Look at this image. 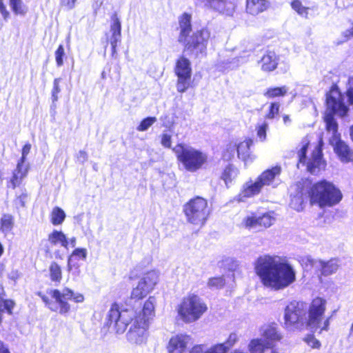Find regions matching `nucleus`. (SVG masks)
Instances as JSON below:
<instances>
[{"instance_id":"obj_1","label":"nucleus","mask_w":353,"mask_h":353,"mask_svg":"<svg viewBox=\"0 0 353 353\" xmlns=\"http://www.w3.org/2000/svg\"><path fill=\"white\" fill-rule=\"evenodd\" d=\"M254 270L261 282L274 290L284 289L294 282L295 271L288 261L276 255H263L257 259Z\"/></svg>"},{"instance_id":"obj_2","label":"nucleus","mask_w":353,"mask_h":353,"mask_svg":"<svg viewBox=\"0 0 353 353\" xmlns=\"http://www.w3.org/2000/svg\"><path fill=\"white\" fill-rule=\"evenodd\" d=\"M134 314L135 312L133 309H122L114 303L111 305L106 314L104 324L110 331L117 334H123L129 323L132 322L127 334L128 339L132 343L140 345L145 343L147 340L150 324L148 323L147 319L142 321L140 316H135L133 319Z\"/></svg>"},{"instance_id":"obj_3","label":"nucleus","mask_w":353,"mask_h":353,"mask_svg":"<svg viewBox=\"0 0 353 353\" xmlns=\"http://www.w3.org/2000/svg\"><path fill=\"white\" fill-rule=\"evenodd\" d=\"M173 152L183 168L190 172L200 170L208 159L205 153L185 143L177 144L173 148Z\"/></svg>"},{"instance_id":"obj_4","label":"nucleus","mask_w":353,"mask_h":353,"mask_svg":"<svg viewBox=\"0 0 353 353\" xmlns=\"http://www.w3.org/2000/svg\"><path fill=\"white\" fill-rule=\"evenodd\" d=\"M54 301H50L49 299L39 293L42 301L53 312H59L61 314H65L70 310V305L68 300H73L76 303H82L84 300L83 294L75 293L69 288H64L61 291L52 290L49 292Z\"/></svg>"},{"instance_id":"obj_5","label":"nucleus","mask_w":353,"mask_h":353,"mask_svg":"<svg viewBox=\"0 0 353 353\" xmlns=\"http://www.w3.org/2000/svg\"><path fill=\"white\" fill-rule=\"evenodd\" d=\"M307 307L304 303L290 302L285 309L284 327L288 331H301L309 327L307 318Z\"/></svg>"},{"instance_id":"obj_6","label":"nucleus","mask_w":353,"mask_h":353,"mask_svg":"<svg viewBox=\"0 0 353 353\" xmlns=\"http://www.w3.org/2000/svg\"><path fill=\"white\" fill-rule=\"evenodd\" d=\"M322 144L323 141L321 139L319 144L314 147L310 157L307 158L306 152L309 145V141L307 139H304L301 141L299 145L300 148L297 152L299 158L297 166L299 167L300 164L306 165L307 171L312 174H318L321 170H324L325 163L322 159Z\"/></svg>"},{"instance_id":"obj_7","label":"nucleus","mask_w":353,"mask_h":353,"mask_svg":"<svg viewBox=\"0 0 353 353\" xmlns=\"http://www.w3.org/2000/svg\"><path fill=\"white\" fill-rule=\"evenodd\" d=\"M207 310L205 303L194 294L185 297L177 307L179 316L186 323L196 321Z\"/></svg>"},{"instance_id":"obj_8","label":"nucleus","mask_w":353,"mask_h":353,"mask_svg":"<svg viewBox=\"0 0 353 353\" xmlns=\"http://www.w3.org/2000/svg\"><path fill=\"white\" fill-rule=\"evenodd\" d=\"M183 211L189 223L200 226L205 223L210 214L208 201L201 196H196L187 202L183 207Z\"/></svg>"},{"instance_id":"obj_9","label":"nucleus","mask_w":353,"mask_h":353,"mask_svg":"<svg viewBox=\"0 0 353 353\" xmlns=\"http://www.w3.org/2000/svg\"><path fill=\"white\" fill-rule=\"evenodd\" d=\"M326 301L322 298L317 297L312 301L309 310L307 323L309 328L316 331L318 329L320 332L327 330L329 327V319L322 322L323 314L325 310Z\"/></svg>"},{"instance_id":"obj_10","label":"nucleus","mask_w":353,"mask_h":353,"mask_svg":"<svg viewBox=\"0 0 353 353\" xmlns=\"http://www.w3.org/2000/svg\"><path fill=\"white\" fill-rule=\"evenodd\" d=\"M210 38V30L208 28H202L189 36L186 41L181 43L185 46V50L198 57L205 53Z\"/></svg>"},{"instance_id":"obj_11","label":"nucleus","mask_w":353,"mask_h":353,"mask_svg":"<svg viewBox=\"0 0 353 353\" xmlns=\"http://www.w3.org/2000/svg\"><path fill=\"white\" fill-rule=\"evenodd\" d=\"M159 281V273L155 270L150 271L139 279L136 287L133 288L130 302H137L150 293Z\"/></svg>"},{"instance_id":"obj_12","label":"nucleus","mask_w":353,"mask_h":353,"mask_svg":"<svg viewBox=\"0 0 353 353\" xmlns=\"http://www.w3.org/2000/svg\"><path fill=\"white\" fill-rule=\"evenodd\" d=\"M308 194L312 204L321 208L331 205V183L325 180L313 185Z\"/></svg>"},{"instance_id":"obj_13","label":"nucleus","mask_w":353,"mask_h":353,"mask_svg":"<svg viewBox=\"0 0 353 353\" xmlns=\"http://www.w3.org/2000/svg\"><path fill=\"white\" fill-rule=\"evenodd\" d=\"M238 341L237 334L232 333L229 335L227 341L222 343H217L208 347L205 345H196L190 350L189 353H228ZM232 353H245L244 352L236 350Z\"/></svg>"},{"instance_id":"obj_14","label":"nucleus","mask_w":353,"mask_h":353,"mask_svg":"<svg viewBox=\"0 0 353 353\" xmlns=\"http://www.w3.org/2000/svg\"><path fill=\"white\" fill-rule=\"evenodd\" d=\"M174 71L178 77L176 90L179 92H184L190 86L192 75L191 64L189 59L181 57L176 63Z\"/></svg>"},{"instance_id":"obj_15","label":"nucleus","mask_w":353,"mask_h":353,"mask_svg":"<svg viewBox=\"0 0 353 353\" xmlns=\"http://www.w3.org/2000/svg\"><path fill=\"white\" fill-rule=\"evenodd\" d=\"M338 124L332 119V138L336 140L333 145L334 152L342 163H352L353 149L346 142L341 139V135L336 134Z\"/></svg>"},{"instance_id":"obj_16","label":"nucleus","mask_w":353,"mask_h":353,"mask_svg":"<svg viewBox=\"0 0 353 353\" xmlns=\"http://www.w3.org/2000/svg\"><path fill=\"white\" fill-rule=\"evenodd\" d=\"M30 149L31 145L30 143H26L22 149L21 158L18 162L17 168L13 172L12 177L8 184V186L13 189L21 184L22 180L28 174L29 165L26 163V160L30 153Z\"/></svg>"},{"instance_id":"obj_17","label":"nucleus","mask_w":353,"mask_h":353,"mask_svg":"<svg viewBox=\"0 0 353 353\" xmlns=\"http://www.w3.org/2000/svg\"><path fill=\"white\" fill-rule=\"evenodd\" d=\"M263 189V188L257 178L250 179L242 185L241 190L234 197V200L237 202H245L248 199L259 195Z\"/></svg>"},{"instance_id":"obj_18","label":"nucleus","mask_w":353,"mask_h":353,"mask_svg":"<svg viewBox=\"0 0 353 353\" xmlns=\"http://www.w3.org/2000/svg\"><path fill=\"white\" fill-rule=\"evenodd\" d=\"M204 6L228 16H232L236 9V4L232 0H201Z\"/></svg>"},{"instance_id":"obj_19","label":"nucleus","mask_w":353,"mask_h":353,"mask_svg":"<svg viewBox=\"0 0 353 353\" xmlns=\"http://www.w3.org/2000/svg\"><path fill=\"white\" fill-rule=\"evenodd\" d=\"M281 168L276 165L263 171L256 178L263 188L266 186L276 188L281 183Z\"/></svg>"},{"instance_id":"obj_20","label":"nucleus","mask_w":353,"mask_h":353,"mask_svg":"<svg viewBox=\"0 0 353 353\" xmlns=\"http://www.w3.org/2000/svg\"><path fill=\"white\" fill-rule=\"evenodd\" d=\"M190 341V337L185 334H178L170 338L167 350L168 353H185Z\"/></svg>"},{"instance_id":"obj_21","label":"nucleus","mask_w":353,"mask_h":353,"mask_svg":"<svg viewBox=\"0 0 353 353\" xmlns=\"http://www.w3.org/2000/svg\"><path fill=\"white\" fill-rule=\"evenodd\" d=\"M303 262L307 270L314 269L317 273L319 272L321 276H325L331 274V265L328 262L325 263L321 260L314 259L311 256H306L303 259Z\"/></svg>"},{"instance_id":"obj_22","label":"nucleus","mask_w":353,"mask_h":353,"mask_svg":"<svg viewBox=\"0 0 353 353\" xmlns=\"http://www.w3.org/2000/svg\"><path fill=\"white\" fill-rule=\"evenodd\" d=\"M110 33L109 41L112 46V53L116 52L117 43L121 41V23L116 14L111 17Z\"/></svg>"},{"instance_id":"obj_23","label":"nucleus","mask_w":353,"mask_h":353,"mask_svg":"<svg viewBox=\"0 0 353 353\" xmlns=\"http://www.w3.org/2000/svg\"><path fill=\"white\" fill-rule=\"evenodd\" d=\"M179 35L178 41L179 43L185 42L192 31L191 15L185 12L179 17Z\"/></svg>"},{"instance_id":"obj_24","label":"nucleus","mask_w":353,"mask_h":353,"mask_svg":"<svg viewBox=\"0 0 353 353\" xmlns=\"http://www.w3.org/2000/svg\"><path fill=\"white\" fill-rule=\"evenodd\" d=\"M279 58L276 53L272 51L266 52L259 62L261 64V68L265 72L274 70L278 65Z\"/></svg>"},{"instance_id":"obj_25","label":"nucleus","mask_w":353,"mask_h":353,"mask_svg":"<svg viewBox=\"0 0 353 353\" xmlns=\"http://www.w3.org/2000/svg\"><path fill=\"white\" fill-rule=\"evenodd\" d=\"M253 144L251 139H245L237 144L238 157L245 162V164L253 161L250 154V146Z\"/></svg>"},{"instance_id":"obj_26","label":"nucleus","mask_w":353,"mask_h":353,"mask_svg":"<svg viewBox=\"0 0 353 353\" xmlns=\"http://www.w3.org/2000/svg\"><path fill=\"white\" fill-rule=\"evenodd\" d=\"M88 251L85 248H75L68 259V269L71 271L72 269H78L79 264L77 263L78 260L85 261L87 258Z\"/></svg>"},{"instance_id":"obj_27","label":"nucleus","mask_w":353,"mask_h":353,"mask_svg":"<svg viewBox=\"0 0 353 353\" xmlns=\"http://www.w3.org/2000/svg\"><path fill=\"white\" fill-rule=\"evenodd\" d=\"M155 305L156 299L154 296H150L145 302L141 312L137 316H140L142 321H146L147 319L148 323L150 324L155 314Z\"/></svg>"},{"instance_id":"obj_28","label":"nucleus","mask_w":353,"mask_h":353,"mask_svg":"<svg viewBox=\"0 0 353 353\" xmlns=\"http://www.w3.org/2000/svg\"><path fill=\"white\" fill-rule=\"evenodd\" d=\"M269 5L266 0H247L246 11L252 15H257L266 10Z\"/></svg>"},{"instance_id":"obj_29","label":"nucleus","mask_w":353,"mask_h":353,"mask_svg":"<svg viewBox=\"0 0 353 353\" xmlns=\"http://www.w3.org/2000/svg\"><path fill=\"white\" fill-rule=\"evenodd\" d=\"M261 332L265 341H269L271 344L281 339V335L279 333L276 325H265L261 327Z\"/></svg>"},{"instance_id":"obj_30","label":"nucleus","mask_w":353,"mask_h":353,"mask_svg":"<svg viewBox=\"0 0 353 353\" xmlns=\"http://www.w3.org/2000/svg\"><path fill=\"white\" fill-rule=\"evenodd\" d=\"M349 108L344 102V97L339 93L337 99L332 95V115L337 114L341 117L347 114Z\"/></svg>"},{"instance_id":"obj_31","label":"nucleus","mask_w":353,"mask_h":353,"mask_svg":"<svg viewBox=\"0 0 353 353\" xmlns=\"http://www.w3.org/2000/svg\"><path fill=\"white\" fill-rule=\"evenodd\" d=\"M239 174V170L232 164L227 165L221 175V179L224 181L225 185L228 188L234 181Z\"/></svg>"},{"instance_id":"obj_32","label":"nucleus","mask_w":353,"mask_h":353,"mask_svg":"<svg viewBox=\"0 0 353 353\" xmlns=\"http://www.w3.org/2000/svg\"><path fill=\"white\" fill-rule=\"evenodd\" d=\"M272 344L269 341H265L263 339H252L249 344L250 353H265L271 350Z\"/></svg>"},{"instance_id":"obj_33","label":"nucleus","mask_w":353,"mask_h":353,"mask_svg":"<svg viewBox=\"0 0 353 353\" xmlns=\"http://www.w3.org/2000/svg\"><path fill=\"white\" fill-rule=\"evenodd\" d=\"M48 241L52 245H60L65 249L68 248L69 242L66 235L61 231L53 230L48 234Z\"/></svg>"},{"instance_id":"obj_34","label":"nucleus","mask_w":353,"mask_h":353,"mask_svg":"<svg viewBox=\"0 0 353 353\" xmlns=\"http://www.w3.org/2000/svg\"><path fill=\"white\" fill-rule=\"evenodd\" d=\"M241 225L248 230H256L259 227L258 214L250 213L244 216Z\"/></svg>"},{"instance_id":"obj_35","label":"nucleus","mask_w":353,"mask_h":353,"mask_svg":"<svg viewBox=\"0 0 353 353\" xmlns=\"http://www.w3.org/2000/svg\"><path fill=\"white\" fill-rule=\"evenodd\" d=\"M9 6L16 15L24 16L28 12V7L23 0H9Z\"/></svg>"},{"instance_id":"obj_36","label":"nucleus","mask_w":353,"mask_h":353,"mask_svg":"<svg viewBox=\"0 0 353 353\" xmlns=\"http://www.w3.org/2000/svg\"><path fill=\"white\" fill-rule=\"evenodd\" d=\"M240 62L241 61L237 57L219 60L217 63V69L220 71H225L228 69H233L237 67L239 65Z\"/></svg>"},{"instance_id":"obj_37","label":"nucleus","mask_w":353,"mask_h":353,"mask_svg":"<svg viewBox=\"0 0 353 353\" xmlns=\"http://www.w3.org/2000/svg\"><path fill=\"white\" fill-rule=\"evenodd\" d=\"M65 212L59 207H55L50 213V221L54 225L62 224L65 219Z\"/></svg>"},{"instance_id":"obj_38","label":"nucleus","mask_w":353,"mask_h":353,"mask_svg":"<svg viewBox=\"0 0 353 353\" xmlns=\"http://www.w3.org/2000/svg\"><path fill=\"white\" fill-rule=\"evenodd\" d=\"M50 278L52 281L60 282L62 279V272L60 265L56 262H52L49 267Z\"/></svg>"},{"instance_id":"obj_39","label":"nucleus","mask_w":353,"mask_h":353,"mask_svg":"<svg viewBox=\"0 0 353 353\" xmlns=\"http://www.w3.org/2000/svg\"><path fill=\"white\" fill-rule=\"evenodd\" d=\"M259 227L269 228L276 220L274 213L269 212L263 215H258Z\"/></svg>"},{"instance_id":"obj_40","label":"nucleus","mask_w":353,"mask_h":353,"mask_svg":"<svg viewBox=\"0 0 353 353\" xmlns=\"http://www.w3.org/2000/svg\"><path fill=\"white\" fill-rule=\"evenodd\" d=\"M288 89L286 86L278 87V88H270L265 92L264 95L267 98H274L277 97L284 96Z\"/></svg>"},{"instance_id":"obj_41","label":"nucleus","mask_w":353,"mask_h":353,"mask_svg":"<svg viewBox=\"0 0 353 353\" xmlns=\"http://www.w3.org/2000/svg\"><path fill=\"white\" fill-rule=\"evenodd\" d=\"M331 101V90L328 91L326 94V104L327 108L324 114V121L326 125V128L327 131H330L331 129V107L330 105V102Z\"/></svg>"},{"instance_id":"obj_42","label":"nucleus","mask_w":353,"mask_h":353,"mask_svg":"<svg viewBox=\"0 0 353 353\" xmlns=\"http://www.w3.org/2000/svg\"><path fill=\"white\" fill-rule=\"evenodd\" d=\"M13 227V219L11 215L4 214L1 219V230L4 234L11 231Z\"/></svg>"},{"instance_id":"obj_43","label":"nucleus","mask_w":353,"mask_h":353,"mask_svg":"<svg viewBox=\"0 0 353 353\" xmlns=\"http://www.w3.org/2000/svg\"><path fill=\"white\" fill-rule=\"evenodd\" d=\"M291 6L298 14L305 18L307 17L309 8L303 6L300 1L294 0L291 3Z\"/></svg>"},{"instance_id":"obj_44","label":"nucleus","mask_w":353,"mask_h":353,"mask_svg":"<svg viewBox=\"0 0 353 353\" xmlns=\"http://www.w3.org/2000/svg\"><path fill=\"white\" fill-rule=\"evenodd\" d=\"M157 121V118L154 117H149L141 121L140 124L137 126V130L139 132L146 131Z\"/></svg>"},{"instance_id":"obj_45","label":"nucleus","mask_w":353,"mask_h":353,"mask_svg":"<svg viewBox=\"0 0 353 353\" xmlns=\"http://www.w3.org/2000/svg\"><path fill=\"white\" fill-rule=\"evenodd\" d=\"M236 152H237V143L230 142L226 146L225 150L223 153V158L228 161L230 160L234 157Z\"/></svg>"},{"instance_id":"obj_46","label":"nucleus","mask_w":353,"mask_h":353,"mask_svg":"<svg viewBox=\"0 0 353 353\" xmlns=\"http://www.w3.org/2000/svg\"><path fill=\"white\" fill-rule=\"evenodd\" d=\"M268 128V124L265 121H263L256 126L257 137L261 141L265 140Z\"/></svg>"},{"instance_id":"obj_47","label":"nucleus","mask_w":353,"mask_h":353,"mask_svg":"<svg viewBox=\"0 0 353 353\" xmlns=\"http://www.w3.org/2000/svg\"><path fill=\"white\" fill-rule=\"evenodd\" d=\"M57 65L61 67L63 65V57H65V50L63 45H59L54 53Z\"/></svg>"},{"instance_id":"obj_48","label":"nucleus","mask_w":353,"mask_h":353,"mask_svg":"<svg viewBox=\"0 0 353 353\" xmlns=\"http://www.w3.org/2000/svg\"><path fill=\"white\" fill-rule=\"evenodd\" d=\"M60 81H61L60 78H57L53 81V88L52 90V99L53 103L57 102L59 99L58 95H59V92H61V88L59 86Z\"/></svg>"},{"instance_id":"obj_49","label":"nucleus","mask_w":353,"mask_h":353,"mask_svg":"<svg viewBox=\"0 0 353 353\" xmlns=\"http://www.w3.org/2000/svg\"><path fill=\"white\" fill-rule=\"evenodd\" d=\"M208 285L210 288H221L225 285V280L222 276L213 277L209 279Z\"/></svg>"},{"instance_id":"obj_50","label":"nucleus","mask_w":353,"mask_h":353,"mask_svg":"<svg viewBox=\"0 0 353 353\" xmlns=\"http://www.w3.org/2000/svg\"><path fill=\"white\" fill-rule=\"evenodd\" d=\"M161 144L167 148H170L172 145V135L168 132H163L161 136Z\"/></svg>"},{"instance_id":"obj_51","label":"nucleus","mask_w":353,"mask_h":353,"mask_svg":"<svg viewBox=\"0 0 353 353\" xmlns=\"http://www.w3.org/2000/svg\"><path fill=\"white\" fill-rule=\"evenodd\" d=\"M303 199L301 196H294L290 203V205L292 208L296 211H300L303 209Z\"/></svg>"},{"instance_id":"obj_52","label":"nucleus","mask_w":353,"mask_h":353,"mask_svg":"<svg viewBox=\"0 0 353 353\" xmlns=\"http://www.w3.org/2000/svg\"><path fill=\"white\" fill-rule=\"evenodd\" d=\"M349 87L346 90L348 103L353 105V77L348 79Z\"/></svg>"},{"instance_id":"obj_53","label":"nucleus","mask_w":353,"mask_h":353,"mask_svg":"<svg viewBox=\"0 0 353 353\" xmlns=\"http://www.w3.org/2000/svg\"><path fill=\"white\" fill-rule=\"evenodd\" d=\"M279 104L277 103H272L270 108V111L266 115L268 119H274L276 115L279 114Z\"/></svg>"},{"instance_id":"obj_54","label":"nucleus","mask_w":353,"mask_h":353,"mask_svg":"<svg viewBox=\"0 0 353 353\" xmlns=\"http://www.w3.org/2000/svg\"><path fill=\"white\" fill-rule=\"evenodd\" d=\"M342 198L341 192L332 185V205L339 203Z\"/></svg>"},{"instance_id":"obj_55","label":"nucleus","mask_w":353,"mask_h":353,"mask_svg":"<svg viewBox=\"0 0 353 353\" xmlns=\"http://www.w3.org/2000/svg\"><path fill=\"white\" fill-rule=\"evenodd\" d=\"M306 342L307 344L313 348H317L319 347V342L316 340L313 336H308L306 339Z\"/></svg>"},{"instance_id":"obj_56","label":"nucleus","mask_w":353,"mask_h":353,"mask_svg":"<svg viewBox=\"0 0 353 353\" xmlns=\"http://www.w3.org/2000/svg\"><path fill=\"white\" fill-rule=\"evenodd\" d=\"M77 160L81 163H84L88 159V154L84 150H80L77 154Z\"/></svg>"},{"instance_id":"obj_57","label":"nucleus","mask_w":353,"mask_h":353,"mask_svg":"<svg viewBox=\"0 0 353 353\" xmlns=\"http://www.w3.org/2000/svg\"><path fill=\"white\" fill-rule=\"evenodd\" d=\"M0 13L1 14L3 19L8 21L10 17V12L7 10L6 5L0 6Z\"/></svg>"},{"instance_id":"obj_58","label":"nucleus","mask_w":353,"mask_h":353,"mask_svg":"<svg viewBox=\"0 0 353 353\" xmlns=\"http://www.w3.org/2000/svg\"><path fill=\"white\" fill-rule=\"evenodd\" d=\"M77 0H61L62 3L67 6L68 8L71 9L73 8L74 3Z\"/></svg>"},{"instance_id":"obj_59","label":"nucleus","mask_w":353,"mask_h":353,"mask_svg":"<svg viewBox=\"0 0 353 353\" xmlns=\"http://www.w3.org/2000/svg\"><path fill=\"white\" fill-rule=\"evenodd\" d=\"M0 353H10L8 349L4 345L3 343L0 340Z\"/></svg>"},{"instance_id":"obj_60","label":"nucleus","mask_w":353,"mask_h":353,"mask_svg":"<svg viewBox=\"0 0 353 353\" xmlns=\"http://www.w3.org/2000/svg\"><path fill=\"white\" fill-rule=\"evenodd\" d=\"M68 242H69V245L72 247V248H74L76 246V244H77V238L75 236H72V238L70 239H68Z\"/></svg>"},{"instance_id":"obj_61","label":"nucleus","mask_w":353,"mask_h":353,"mask_svg":"<svg viewBox=\"0 0 353 353\" xmlns=\"http://www.w3.org/2000/svg\"><path fill=\"white\" fill-rule=\"evenodd\" d=\"M345 36L348 37H353V26L349 30H346Z\"/></svg>"},{"instance_id":"obj_62","label":"nucleus","mask_w":353,"mask_h":353,"mask_svg":"<svg viewBox=\"0 0 353 353\" xmlns=\"http://www.w3.org/2000/svg\"><path fill=\"white\" fill-rule=\"evenodd\" d=\"M350 139L353 143V125H352L350 127Z\"/></svg>"},{"instance_id":"obj_63","label":"nucleus","mask_w":353,"mask_h":353,"mask_svg":"<svg viewBox=\"0 0 353 353\" xmlns=\"http://www.w3.org/2000/svg\"><path fill=\"white\" fill-rule=\"evenodd\" d=\"M332 94H333L334 92H339L337 85H334V84H332Z\"/></svg>"},{"instance_id":"obj_64","label":"nucleus","mask_w":353,"mask_h":353,"mask_svg":"<svg viewBox=\"0 0 353 353\" xmlns=\"http://www.w3.org/2000/svg\"><path fill=\"white\" fill-rule=\"evenodd\" d=\"M289 120H290V119H289V117H288V116H285V117H283V121H284V122H285V123H287V121H288Z\"/></svg>"}]
</instances>
